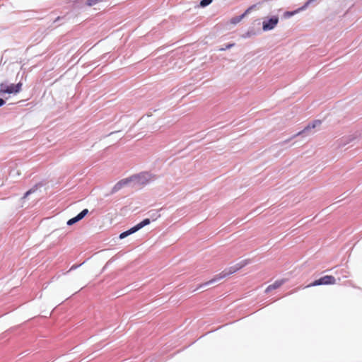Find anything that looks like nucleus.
<instances>
[{"instance_id": "obj_1", "label": "nucleus", "mask_w": 362, "mask_h": 362, "mask_svg": "<svg viewBox=\"0 0 362 362\" xmlns=\"http://www.w3.org/2000/svg\"><path fill=\"white\" fill-rule=\"evenodd\" d=\"M249 263V260L247 259H244L241 262H240L239 263L228 268V269H226L225 270H223L222 272H221L220 274L216 275L212 279H211L210 281H206L205 282L204 284H201L200 285V288H204L206 286H209V285H211L212 284H214L217 281H218L219 280L225 278V277H227L230 274H234L235 272H238L239 269H240L241 268H243V267H245V265H247V264Z\"/></svg>"}, {"instance_id": "obj_2", "label": "nucleus", "mask_w": 362, "mask_h": 362, "mask_svg": "<svg viewBox=\"0 0 362 362\" xmlns=\"http://www.w3.org/2000/svg\"><path fill=\"white\" fill-rule=\"evenodd\" d=\"M131 182H134V185L142 186L146 185L151 181L156 179V176L148 172H143L137 175L129 177Z\"/></svg>"}, {"instance_id": "obj_3", "label": "nucleus", "mask_w": 362, "mask_h": 362, "mask_svg": "<svg viewBox=\"0 0 362 362\" xmlns=\"http://www.w3.org/2000/svg\"><path fill=\"white\" fill-rule=\"evenodd\" d=\"M321 124L320 120H315L312 123L308 124L302 131L298 132L297 134H294L291 138H290L288 140H285L282 142L281 145H284L291 141V139L296 138L298 136L300 135H305L308 134V132L313 129H315L316 127L320 126Z\"/></svg>"}, {"instance_id": "obj_4", "label": "nucleus", "mask_w": 362, "mask_h": 362, "mask_svg": "<svg viewBox=\"0 0 362 362\" xmlns=\"http://www.w3.org/2000/svg\"><path fill=\"white\" fill-rule=\"evenodd\" d=\"M22 87V83L19 82L17 84H11L9 86H4L3 84L1 85V93H18L21 90Z\"/></svg>"}, {"instance_id": "obj_5", "label": "nucleus", "mask_w": 362, "mask_h": 362, "mask_svg": "<svg viewBox=\"0 0 362 362\" xmlns=\"http://www.w3.org/2000/svg\"><path fill=\"white\" fill-rule=\"evenodd\" d=\"M279 23V17L273 16L269 18L265 19L262 22V30L268 31L274 29Z\"/></svg>"}, {"instance_id": "obj_6", "label": "nucleus", "mask_w": 362, "mask_h": 362, "mask_svg": "<svg viewBox=\"0 0 362 362\" xmlns=\"http://www.w3.org/2000/svg\"><path fill=\"white\" fill-rule=\"evenodd\" d=\"M335 278L333 276L326 275L315 281L310 286L329 285L335 284Z\"/></svg>"}, {"instance_id": "obj_7", "label": "nucleus", "mask_w": 362, "mask_h": 362, "mask_svg": "<svg viewBox=\"0 0 362 362\" xmlns=\"http://www.w3.org/2000/svg\"><path fill=\"white\" fill-rule=\"evenodd\" d=\"M88 209H85L82 210L78 214H77L75 217L70 218L67 221L66 224L68 226H72L75 224L76 223L78 222L79 221L82 220L88 214Z\"/></svg>"}, {"instance_id": "obj_8", "label": "nucleus", "mask_w": 362, "mask_h": 362, "mask_svg": "<svg viewBox=\"0 0 362 362\" xmlns=\"http://www.w3.org/2000/svg\"><path fill=\"white\" fill-rule=\"evenodd\" d=\"M130 182H131L130 177H127V178L122 179V180H119L118 182H117L114 185V187H112L110 193L111 194L116 193L117 192L120 190L122 187H124V186L127 185Z\"/></svg>"}, {"instance_id": "obj_9", "label": "nucleus", "mask_w": 362, "mask_h": 362, "mask_svg": "<svg viewBox=\"0 0 362 362\" xmlns=\"http://www.w3.org/2000/svg\"><path fill=\"white\" fill-rule=\"evenodd\" d=\"M284 283H285V281L283 280V279L276 281L274 284H271V285L267 286V288L265 290V293H267L270 292L272 290H274V289H276V288H279Z\"/></svg>"}, {"instance_id": "obj_10", "label": "nucleus", "mask_w": 362, "mask_h": 362, "mask_svg": "<svg viewBox=\"0 0 362 362\" xmlns=\"http://www.w3.org/2000/svg\"><path fill=\"white\" fill-rule=\"evenodd\" d=\"M151 223L150 218H144L142 221L134 226L136 231L137 232L146 226H148Z\"/></svg>"}, {"instance_id": "obj_11", "label": "nucleus", "mask_w": 362, "mask_h": 362, "mask_svg": "<svg viewBox=\"0 0 362 362\" xmlns=\"http://www.w3.org/2000/svg\"><path fill=\"white\" fill-rule=\"evenodd\" d=\"M136 232V231L135 228L133 226L131 228H129V230L121 233L119 234V239H124V238H127V236H129V235H132V234H133V233H134Z\"/></svg>"}, {"instance_id": "obj_12", "label": "nucleus", "mask_w": 362, "mask_h": 362, "mask_svg": "<svg viewBox=\"0 0 362 362\" xmlns=\"http://www.w3.org/2000/svg\"><path fill=\"white\" fill-rule=\"evenodd\" d=\"M248 11H249V9L246 10V11L244 13H243L242 15L238 16H235V17L231 18L230 23L233 24L238 23L246 16V14L248 13Z\"/></svg>"}, {"instance_id": "obj_13", "label": "nucleus", "mask_w": 362, "mask_h": 362, "mask_svg": "<svg viewBox=\"0 0 362 362\" xmlns=\"http://www.w3.org/2000/svg\"><path fill=\"white\" fill-rule=\"evenodd\" d=\"M148 216H149L148 218H150V221L151 220L156 221L158 217H160V214L159 213V211L153 210V211H150L148 212Z\"/></svg>"}, {"instance_id": "obj_14", "label": "nucleus", "mask_w": 362, "mask_h": 362, "mask_svg": "<svg viewBox=\"0 0 362 362\" xmlns=\"http://www.w3.org/2000/svg\"><path fill=\"white\" fill-rule=\"evenodd\" d=\"M303 10H300V8L296 9V10H294V11H286L284 14V18H291V16H294L295 14L299 13L300 11H302Z\"/></svg>"}, {"instance_id": "obj_15", "label": "nucleus", "mask_w": 362, "mask_h": 362, "mask_svg": "<svg viewBox=\"0 0 362 362\" xmlns=\"http://www.w3.org/2000/svg\"><path fill=\"white\" fill-rule=\"evenodd\" d=\"M320 1V0H308L303 6L300 7V10H305L308 7L309 5H310L315 2H317V1Z\"/></svg>"}, {"instance_id": "obj_16", "label": "nucleus", "mask_w": 362, "mask_h": 362, "mask_svg": "<svg viewBox=\"0 0 362 362\" xmlns=\"http://www.w3.org/2000/svg\"><path fill=\"white\" fill-rule=\"evenodd\" d=\"M212 0H201L199 5L202 7H206L209 6Z\"/></svg>"}, {"instance_id": "obj_17", "label": "nucleus", "mask_w": 362, "mask_h": 362, "mask_svg": "<svg viewBox=\"0 0 362 362\" xmlns=\"http://www.w3.org/2000/svg\"><path fill=\"white\" fill-rule=\"evenodd\" d=\"M103 0H87V2H86V4L88 6H93V5H95L96 4H98V2H100L102 1Z\"/></svg>"}, {"instance_id": "obj_18", "label": "nucleus", "mask_w": 362, "mask_h": 362, "mask_svg": "<svg viewBox=\"0 0 362 362\" xmlns=\"http://www.w3.org/2000/svg\"><path fill=\"white\" fill-rule=\"evenodd\" d=\"M235 45L234 43H230V44H228L226 45L225 47H222V48H220L219 50L220 51H225L226 49H228L230 48H231L232 47H233Z\"/></svg>"}, {"instance_id": "obj_19", "label": "nucleus", "mask_w": 362, "mask_h": 362, "mask_svg": "<svg viewBox=\"0 0 362 362\" xmlns=\"http://www.w3.org/2000/svg\"><path fill=\"white\" fill-rule=\"evenodd\" d=\"M35 191H36V188H35V187H33V188H32V189H29L28 191H27V192L25 193V194H24V197H24V198H26L29 194H32V193L35 192Z\"/></svg>"}, {"instance_id": "obj_20", "label": "nucleus", "mask_w": 362, "mask_h": 362, "mask_svg": "<svg viewBox=\"0 0 362 362\" xmlns=\"http://www.w3.org/2000/svg\"><path fill=\"white\" fill-rule=\"evenodd\" d=\"M5 103L6 101L4 99L0 98V107L3 106Z\"/></svg>"}, {"instance_id": "obj_21", "label": "nucleus", "mask_w": 362, "mask_h": 362, "mask_svg": "<svg viewBox=\"0 0 362 362\" xmlns=\"http://www.w3.org/2000/svg\"><path fill=\"white\" fill-rule=\"evenodd\" d=\"M78 267V265L74 264L73 266H71L70 270H74V269H76Z\"/></svg>"}, {"instance_id": "obj_22", "label": "nucleus", "mask_w": 362, "mask_h": 362, "mask_svg": "<svg viewBox=\"0 0 362 362\" xmlns=\"http://www.w3.org/2000/svg\"><path fill=\"white\" fill-rule=\"evenodd\" d=\"M63 18H64V17H57V18H56V20L54 21V23H55V22H58V21H59L60 20H62V19H63Z\"/></svg>"}]
</instances>
